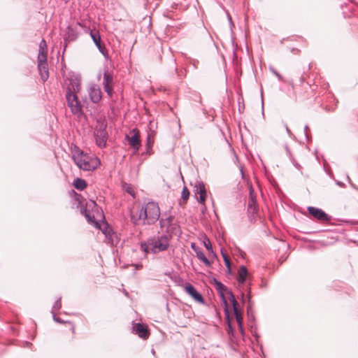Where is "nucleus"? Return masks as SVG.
Segmentation results:
<instances>
[{"label": "nucleus", "mask_w": 358, "mask_h": 358, "mask_svg": "<svg viewBox=\"0 0 358 358\" xmlns=\"http://www.w3.org/2000/svg\"><path fill=\"white\" fill-rule=\"evenodd\" d=\"M308 127L306 126L304 130L306 131Z\"/></svg>", "instance_id": "obj_41"}, {"label": "nucleus", "mask_w": 358, "mask_h": 358, "mask_svg": "<svg viewBox=\"0 0 358 358\" xmlns=\"http://www.w3.org/2000/svg\"><path fill=\"white\" fill-rule=\"evenodd\" d=\"M208 252H209L210 254H212L213 256H215V253H214V252H213V248H211V250H208Z\"/></svg>", "instance_id": "obj_37"}, {"label": "nucleus", "mask_w": 358, "mask_h": 358, "mask_svg": "<svg viewBox=\"0 0 358 358\" xmlns=\"http://www.w3.org/2000/svg\"><path fill=\"white\" fill-rule=\"evenodd\" d=\"M46 42L45 40H42L39 44V51L38 52H46Z\"/></svg>", "instance_id": "obj_25"}, {"label": "nucleus", "mask_w": 358, "mask_h": 358, "mask_svg": "<svg viewBox=\"0 0 358 358\" xmlns=\"http://www.w3.org/2000/svg\"><path fill=\"white\" fill-rule=\"evenodd\" d=\"M52 317H53V320L55 321V322H62V321L60 320L59 318L55 316V314L52 315Z\"/></svg>", "instance_id": "obj_32"}, {"label": "nucleus", "mask_w": 358, "mask_h": 358, "mask_svg": "<svg viewBox=\"0 0 358 358\" xmlns=\"http://www.w3.org/2000/svg\"><path fill=\"white\" fill-rule=\"evenodd\" d=\"M248 275V270L245 266H241L238 272V282L239 284H243Z\"/></svg>", "instance_id": "obj_18"}, {"label": "nucleus", "mask_w": 358, "mask_h": 358, "mask_svg": "<svg viewBox=\"0 0 358 358\" xmlns=\"http://www.w3.org/2000/svg\"><path fill=\"white\" fill-rule=\"evenodd\" d=\"M73 185L78 190H83L87 187V183L83 179L77 178L73 182Z\"/></svg>", "instance_id": "obj_19"}, {"label": "nucleus", "mask_w": 358, "mask_h": 358, "mask_svg": "<svg viewBox=\"0 0 358 358\" xmlns=\"http://www.w3.org/2000/svg\"><path fill=\"white\" fill-rule=\"evenodd\" d=\"M113 76L108 72H105L103 73V88L105 92L108 94L109 96H111L113 94Z\"/></svg>", "instance_id": "obj_12"}, {"label": "nucleus", "mask_w": 358, "mask_h": 358, "mask_svg": "<svg viewBox=\"0 0 358 358\" xmlns=\"http://www.w3.org/2000/svg\"><path fill=\"white\" fill-rule=\"evenodd\" d=\"M134 331L142 338H147L148 333L147 329L141 324L137 323L134 326Z\"/></svg>", "instance_id": "obj_16"}, {"label": "nucleus", "mask_w": 358, "mask_h": 358, "mask_svg": "<svg viewBox=\"0 0 358 358\" xmlns=\"http://www.w3.org/2000/svg\"><path fill=\"white\" fill-rule=\"evenodd\" d=\"M255 201L252 197H251L250 201H249L248 206L250 208H251L253 205H255Z\"/></svg>", "instance_id": "obj_31"}, {"label": "nucleus", "mask_w": 358, "mask_h": 358, "mask_svg": "<svg viewBox=\"0 0 358 358\" xmlns=\"http://www.w3.org/2000/svg\"><path fill=\"white\" fill-rule=\"evenodd\" d=\"M90 36L95 45L97 47L100 52H101L103 55H105V48L101 43V36L99 31H92L90 32Z\"/></svg>", "instance_id": "obj_14"}, {"label": "nucleus", "mask_w": 358, "mask_h": 358, "mask_svg": "<svg viewBox=\"0 0 358 358\" xmlns=\"http://www.w3.org/2000/svg\"><path fill=\"white\" fill-rule=\"evenodd\" d=\"M309 213L315 218L320 221H326L329 220L328 215L321 209L310 206L308 208Z\"/></svg>", "instance_id": "obj_13"}, {"label": "nucleus", "mask_w": 358, "mask_h": 358, "mask_svg": "<svg viewBox=\"0 0 358 358\" xmlns=\"http://www.w3.org/2000/svg\"><path fill=\"white\" fill-rule=\"evenodd\" d=\"M185 292L196 302L203 303L204 300L201 294L191 284H187L184 287Z\"/></svg>", "instance_id": "obj_9"}, {"label": "nucleus", "mask_w": 358, "mask_h": 358, "mask_svg": "<svg viewBox=\"0 0 358 358\" xmlns=\"http://www.w3.org/2000/svg\"><path fill=\"white\" fill-rule=\"evenodd\" d=\"M85 216L89 222L94 224L96 227L98 226V222L95 221L94 215H91L86 209L85 210Z\"/></svg>", "instance_id": "obj_20"}, {"label": "nucleus", "mask_w": 358, "mask_h": 358, "mask_svg": "<svg viewBox=\"0 0 358 358\" xmlns=\"http://www.w3.org/2000/svg\"><path fill=\"white\" fill-rule=\"evenodd\" d=\"M94 137L96 140V145L103 148L106 145L107 141V134L105 129H99L94 132Z\"/></svg>", "instance_id": "obj_11"}, {"label": "nucleus", "mask_w": 358, "mask_h": 358, "mask_svg": "<svg viewBox=\"0 0 358 358\" xmlns=\"http://www.w3.org/2000/svg\"><path fill=\"white\" fill-rule=\"evenodd\" d=\"M171 235L154 236L141 243V249L145 253L157 254L166 251L170 246Z\"/></svg>", "instance_id": "obj_2"}, {"label": "nucleus", "mask_w": 358, "mask_h": 358, "mask_svg": "<svg viewBox=\"0 0 358 358\" xmlns=\"http://www.w3.org/2000/svg\"><path fill=\"white\" fill-rule=\"evenodd\" d=\"M125 191L129 193L130 195H131L133 197H134V190L133 187L130 185H125Z\"/></svg>", "instance_id": "obj_24"}, {"label": "nucleus", "mask_w": 358, "mask_h": 358, "mask_svg": "<svg viewBox=\"0 0 358 358\" xmlns=\"http://www.w3.org/2000/svg\"><path fill=\"white\" fill-rule=\"evenodd\" d=\"M271 71L278 78V80L283 81L282 76L278 73L273 68L270 67Z\"/></svg>", "instance_id": "obj_26"}, {"label": "nucleus", "mask_w": 358, "mask_h": 358, "mask_svg": "<svg viewBox=\"0 0 358 358\" xmlns=\"http://www.w3.org/2000/svg\"><path fill=\"white\" fill-rule=\"evenodd\" d=\"M221 255L224 260L229 259V256L227 253H225L223 250H221Z\"/></svg>", "instance_id": "obj_30"}, {"label": "nucleus", "mask_w": 358, "mask_h": 358, "mask_svg": "<svg viewBox=\"0 0 358 358\" xmlns=\"http://www.w3.org/2000/svg\"><path fill=\"white\" fill-rule=\"evenodd\" d=\"M194 192L196 194H199V203L204 204V202L206 199V190L203 182L199 180L196 181L194 185Z\"/></svg>", "instance_id": "obj_10"}, {"label": "nucleus", "mask_w": 358, "mask_h": 358, "mask_svg": "<svg viewBox=\"0 0 358 358\" xmlns=\"http://www.w3.org/2000/svg\"><path fill=\"white\" fill-rule=\"evenodd\" d=\"M103 233L106 235V237H110V231H108L107 229L103 230Z\"/></svg>", "instance_id": "obj_33"}, {"label": "nucleus", "mask_w": 358, "mask_h": 358, "mask_svg": "<svg viewBox=\"0 0 358 358\" xmlns=\"http://www.w3.org/2000/svg\"><path fill=\"white\" fill-rule=\"evenodd\" d=\"M174 217L173 215H169L166 217H162L159 220L160 227L162 229H165L166 235H180L181 231L180 226L174 222Z\"/></svg>", "instance_id": "obj_5"}, {"label": "nucleus", "mask_w": 358, "mask_h": 358, "mask_svg": "<svg viewBox=\"0 0 358 358\" xmlns=\"http://www.w3.org/2000/svg\"><path fill=\"white\" fill-rule=\"evenodd\" d=\"M203 243L204 247L206 248V250L208 251L211 250V248H213V247H212V245H211V243H210L209 238H208L206 236H205Z\"/></svg>", "instance_id": "obj_22"}, {"label": "nucleus", "mask_w": 358, "mask_h": 358, "mask_svg": "<svg viewBox=\"0 0 358 358\" xmlns=\"http://www.w3.org/2000/svg\"><path fill=\"white\" fill-rule=\"evenodd\" d=\"M226 267L227 268L228 271L231 272V262L230 259L224 260Z\"/></svg>", "instance_id": "obj_27"}, {"label": "nucleus", "mask_w": 358, "mask_h": 358, "mask_svg": "<svg viewBox=\"0 0 358 358\" xmlns=\"http://www.w3.org/2000/svg\"><path fill=\"white\" fill-rule=\"evenodd\" d=\"M189 192L186 187H184L182 191L181 196L184 200H187L189 198Z\"/></svg>", "instance_id": "obj_23"}, {"label": "nucleus", "mask_w": 358, "mask_h": 358, "mask_svg": "<svg viewBox=\"0 0 358 358\" xmlns=\"http://www.w3.org/2000/svg\"><path fill=\"white\" fill-rule=\"evenodd\" d=\"M247 297H248V301H250V294H249V293H248V296H247Z\"/></svg>", "instance_id": "obj_39"}, {"label": "nucleus", "mask_w": 358, "mask_h": 358, "mask_svg": "<svg viewBox=\"0 0 358 358\" xmlns=\"http://www.w3.org/2000/svg\"><path fill=\"white\" fill-rule=\"evenodd\" d=\"M38 69L43 81H46L49 77L46 52H38Z\"/></svg>", "instance_id": "obj_6"}, {"label": "nucleus", "mask_w": 358, "mask_h": 358, "mask_svg": "<svg viewBox=\"0 0 358 358\" xmlns=\"http://www.w3.org/2000/svg\"><path fill=\"white\" fill-rule=\"evenodd\" d=\"M62 307L61 298H59L54 303L52 308V314L54 315L57 311L59 310Z\"/></svg>", "instance_id": "obj_21"}, {"label": "nucleus", "mask_w": 358, "mask_h": 358, "mask_svg": "<svg viewBox=\"0 0 358 358\" xmlns=\"http://www.w3.org/2000/svg\"><path fill=\"white\" fill-rule=\"evenodd\" d=\"M223 299H224V298L223 297ZM224 301L225 303H227V301L225 299H224Z\"/></svg>", "instance_id": "obj_42"}, {"label": "nucleus", "mask_w": 358, "mask_h": 358, "mask_svg": "<svg viewBox=\"0 0 358 358\" xmlns=\"http://www.w3.org/2000/svg\"><path fill=\"white\" fill-rule=\"evenodd\" d=\"M227 17H228V19H229V21L230 24H232V20H231V17L229 15V14H227Z\"/></svg>", "instance_id": "obj_35"}, {"label": "nucleus", "mask_w": 358, "mask_h": 358, "mask_svg": "<svg viewBox=\"0 0 358 358\" xmlns=\"http://www.w3.org/2000/svg\"><path fill=\"white\" fill-rule=\"evenodd\" d=\"M88 94L91 101L95 103H99L102 97L101 89L96 84H92L89 87Z\"/></svg>", "instance_id": "obj_8"}, {"label": "nucleus", "mask_w": 358, "mask_h": 358, "mask_svg": "<svg viewBox=\"0 0 358 358\" xmlns=\"http://www.w3.org/2000/svg\"><path fill=\"white\" fill-rule=\"evenodd\" d=\"M285 129H286V131H287V134L289 135H290L291 134V131H290L289 129L288 128L287 125L285 124Z\"/></svg>", "instance_id": "obj_34"}, {"label": "nucleus", "mask_w": 358, "mask_h": 358, "mask_svg": "<svg viewBox=\"0 0 358 358\" xmlns=\"http://www.w3.org/2000/svg\"><path fill=\"white\" fill-rule=\"evenodd\" d=\"M194 252L196 254L198 259L201 261L206 266H210L211 263L208 259L206 257L204 252L199 248L194 249Z\"/></svg>", "instance_id": "obj_17"}, {"label": "nucleus", "mask_w": 358, "mask_h": 358, "mask_svg": "<svg viewBox=\"0 0 358 358\" xmlns=\"http://www.w3.org/2000/svg\"><path fill=\"white\" fill-rule=\"evenodd\" d=\"M191 248L194 250V249H197L198 248L195 246L194 243H192Z\"/></svg>", "instance_id": "obj_38"}, {"label": "nucleus", "mask_w": 358, "mask_h": 358, "mask_svg": "<svg viewBox=\"0 0 358 358\" xmlns=\"http://www.w3.org/2000/svg\"><path fill=\"white\" fill-rule=\"evenodd\" d=\"M89 206H94L96 208V210L97 212V214H99V210H98V208L96 206V203L94 201H90V203L88 204Z\"/></svg>", "instance_id": "obj_28"}, {"label": "nucleus", "mask_w": 358, "mask_h": 358, "mask_svg": "<svg viewBox=\"0 0 358 358\" xmlns=\"http://www.w3.org/2000/svg\"><path fill=\"white\" fill-rule=\"evenodd\" d=\"M147 140H148V145L150 146V134H148Z\"/></svg>", "instance_id": "obj_36"}, {"label": "nucleus", "mask_w": 358, "mask_h": 358, "mask_svg": "<svg viewBox=\"0 0 358 358\" xmlns=\"http://www.w3.org/2000/svg\"><path fill=\"white\" fill-rule=\"evenodd\" d=\"M160 217V209L157 203L150 201L142 206L141 208L131 211V222L138 224H153Z\"/></svg>", "instance_id": "obj_1"}, {"label": "nucleus", "mask_w": 358, "mask_h": 358, "mask_svg": "<svg viewBox=\"0 0 358 358\" xmlns=\"http://www.w3.org/2000/svg\"><path fill=\"white\" fill-rule=\"evenodd\" d=\"M71 155L75 164L83 171H93L100 164V161L96 157L85 153L77 146L71 149Z\"/></svg>", "instance_id": "obj_3"}, {"label": "nucleus", "mask_w": 358, "mask_h": 358, "mask_svg": "<svg viewBox=\"0 0 358 358\" xmlns=\"http://www.w3.org/2000/svg\"><path fill=\"white\" fill-rule=\"evenodd\" d=\"M229 294L230 295V301L233 306L234 313L236 316V319L237 322H238V324H241V321H242V317H241L240 311L238 310V309L237 308V301L235 299L234 295L232 294V292H229Z\"/></svg>", "instance_id": "obj_15"}, {"label": "nucleus", "mask_w": 358, "mask_h": 358, "mask_svg": "<svg viewBox=\"0 0 358 358\" xmlns=\"http://www.w3.org/2000/svg\"><path fill=\"white\" fill-rule=\"evenodd\" d=\"M241 295H242L243 301H245V299H244V294H242Z\"/></svg>", "instance_id": "obj_40"}, {"label": "nucleus", "mask_w": 358, "mask_h": 358, "mask_svg": "<svg viewBox=\"0 0 358 358\" xmlns=\"http://www.w3.org/2000/svg\"><path fill=\"white\" fill-rule=\"evenodd\" d=\"M216 285H217V289L220 290H222L225 288L224 286L223 285V284H222L220 282L216 281Z\"/></svg>", "instance_id": "obj_29"}, {"label": "nucleus", "mask_w": 358, "mask_h": 358, "mask_svg": "<svg viewBox=\"0 0 358 358\" xmlns=\"http://www.w3.org/2000/svg\"><path fill=\"white\" fill-rule=\"evenodd\" d=\"M80 81L78 78L71 79L66 93L68 106L71 108V112L75 115H80L82 112L81 104L76 94L80 90Z\"/></svg>", "instance_id": "obj_4"}, {"label": "nucleus", "mask_w": 358, "mask_h": 358, "mask_svg": "<svg viewBox=\"0 0 358 358\" xmlns=\"http://www.w3.org/2000/svg\"><path fill=\"white\" fill-rule=\"evenodd\" d=\"M130 134H131V136L127 134L125 138L133 150V155H136L141 146L140 134L138 130L136 129H133Z\"/></svg>", "instance_id": "obj_7"}]
</instances>
